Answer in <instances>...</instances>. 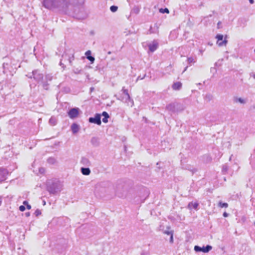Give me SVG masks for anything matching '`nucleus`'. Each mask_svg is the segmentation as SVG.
<instances>
[{
  "instance_id": "13",
  "label": "nucleus",
  "mask_w": 255,
  "mask_h": 255,
  "mask_svg": "<svg viewBox=\"0 0 255 255\" xmlns=\"http://www.w3.org/2000/svg\"><path fill=\"white\" fill-rule=\"evenodd\" d=\"M122 91L124 94L126 95V102L128 103V101L132 102V105L133 104V100L131 99L129 94L128 93V90L127 89H125L124 88H123Z\"/></svg>"
},
{
  "instance_id": "9",
  "label": "nucleus",
  "mask_w": 255,
  "mask_h": 255,
  "mask_svg": "<svg viewBox=\"0 0 255 255\" xmlns=\"http://www.w3.org/2000/svg\"><path fill=\"white\" fill-rule=\"evenodd\" d=\"M8 174L7 171L3 168H0V183L4 181Z\"/></svg>"
},
{
  "instance_id": "55",
  "label": "nucleus",
  "mask_w": 255,
  "mask_h": 255,
  "mask_svg": "<svg viewBox=\"0 0 255 255\" xmlns=\"http://www.w3.org/2000/svg\"><path fill=\"white\" fill-rule=\"evenodd\" d=\"M69 62L71 63V59H69Z\"/></svg>"
},
{
  "instance_id": "56",
  "label": "nucleus",
  "mask_w": 255,
  "mask_h": 255,
  "mask_svg": "<svg viewBox=\"0 0 255 255\" xmlns=\"http://www.w3.org/2000/svg\"><path fill=\"white\" fill-rule=\"evenodd\" d=\"M60 65H62V63L61 62H60Z\"/></svg>"
},
{
  "instance_id": "1",
  "label": "nucleus",
  "mask_w": 255,
  "mask_h": 255,
  "mask_svg": "<svg viewBox=\"0 0 255 255\" xmlns=\"http://www.w3.org/2000/svg\"><path fill=\"white\" fill-rule=\"evenodd\" d=\"M42 5L48 9H57L64 13H69L73 10V4L70 0H43Z\"/></svg>"
},
{
  "instance_id": "4",
  "label": "nucleus",
  "mask_w": 255,
  "mask_h": 255,
  "mask_svg": "<svg viewBox=\"0 0 255 255\" xmlns=\"http://www.w3.org/2000/svg\"><path fill=\"white\" fill-rule=\"evenodd\" d=\"M29 78H33L37 82H40L43 80V75L39 70H35L32 71L31 73L27 75Z\"/></svg>"
},
{
  "instance_id": "36",
  "label": "nucleus",
  "mask_w": 255,
  "mask_h": 255,
  "mask_svg": "<svg viewBox=\"0 0 255 255\" xmlns=\"http://www.w3.org/2000/svg\"><path fill=\"white\" fill-rule=\"evenodd\" d=\"M109 118H105L104 117L103 119V122L104 123H107L108 122V119Z\"/></svg>"
},
{
  "instance_id": "57",
  "label": "nucleus",
  "mask_w": 255,
  "mask_h": 255,
  "mask_svg": "<svg viewBox=\"0 0 255 255\" xmlns=\"http://www.w3.org/2000/svg\"><path fill=\"white\" fill-rule=\"evenodd\" d=\"M72 59H73V58H74V56H73V55L72 56Z\"/></svg>"
},
{
  "instance_id": "52",
  "label": "nucleus",
  "mask_w": 255,
  "mask_h": 255,
  "mask_svg": "<svg viewBox=\"0 0 255 255\" xmlns=\"http://www.w3.org/2000/svg\"><path fill=\"white\" fill-rule=\"evenodd\" d=\"M46 204V202L45 201H43V205H45Z\"/></svg>"
},
{
  "instance_id": "7",
  "label": "nucleus",
  "mask_w": 255,
  "mask_h": 255,
  "mask_svg": "<svg viewBox=\"0 0 255 255\" xmlns=\"http://www.w3.org/2000/svg\"><path fill=\"white\" fill-rule=\"evenodd\" d=\"M79 113V108H74L69 110V111L68 113V115L71 119H75L78 117Z\"/></svg>"
},
{
  "instance_id": "28",
  "label": "nucleus",
  "mask_w": 255,
  "mask_h": 255,
  "mask_svg": "<svg viewBox=\"0 0 255 255\" xmlns=\"http://www.w3.org/2000/svg\"><path fill=\"white\" fill-rule=\"evenodd\" d=\"M52 78L53 77L51 74H47L45 76V79L47 82L51 81Z\"/></svg>"
},
{
  "instance_id": "35",
  "label": "nucleus",
  "mask_w": 255,
  "mask_h": 255,
  "mask_svg": "<svg viewBox=\"0 0 255 255\" xmlns=\"http://www.w3.org/2000/svg\"><path fill=\"white\" fill-rule=\"evenodd\" d=\"M164 234H166L168 235H171V234H173L172 231H165L164 232Z\"/></svg>"
},
{
  "instance_id": "5",
  "label": "nucleus",
  "mask_w": 255,
  "mask_h": 255,
  "mask_svg": "<svg viewBox=\"0 0 255 255\" xmlns=\"http://www.w3.org/2000/svg\"><path fill=\"white\" fill-rule=\"evenodd\" d=\"M212 249V246L207 245L206 247H200L198 246H195L194 247V250L196 252H202L205 253H208Z\"/></svg>"
},
{
  "instance_id": "54",
  "label": "nucleus",
  "mask_w": 255,
  "mask_h": 255,
  "mask_svg": "<svg viewBox=\"0 0 255 255\" xmlns=\"http://www.w3.org/2000/svg\"><path fill=\"white\" fill-rule=\"evenodd\" d=\"M111 53V52L110 51H109V52H108V54H110Z\"/></svg>"
},
{
  "instance_id": "3",
  "label": "nucleus",
  "mask_w": 255,
  "mask_h": 255,
  "mask_svg": "<svg viewBox=\"0 0 255 255\" xmlns=\"http://www.w3.org/2000/svg\"><path fill=\"white\" fill-rule=\"evenodd\" d=\"M46 189L50 194L56 195L62 190V184L56 179L48 180L46 182Z\"/></svg>"
},
{
  "instance_id": "26",
  "label": "nucleus",
  "mask_w": 255,
  "mask_h": 255,
  "mask_svg": "<svg viewBox=\"0 0 255 255\" xmlns=\"http://www.w3.org/2000/svg\"><path fill=\"white\" fill-rule=\"evenodd\" d=\"M159 12L162 13H168L169 12V11L167 8H161L159 9Z\"/></svg>"
},
{
  "instance_id": "32",
  "label": "nucleus",
  "mask_w": 255,
  "mask_h": 255,
  "mask_svg": "<svg viewBox=\"0 0 255 255\" xmlns=\"http://www.w3.org/2000/svg\"><path fill=\"white\" fill-rule=\"evenodd\" d=\"M41 214V211L39 209L36 210V211L34 212V215L36 216H38L40 215Z\"/></svg>"
},
{
  "instance_id": "18",
  "label": "nucleus",
  "mask_w": 255,
  "mask_h": 255,
  "mask_svg": "<svg viewBox=\"0 0 255 255\" xmlns=\"http://www.w3.org/2000/svg\"><path fill=\"white\" fill-rule=\"evenodd\" d=\"M81 171L84 175H89L91 173V170L89 168L82 167L81 168Z\"/></svg>"
},
{
  "instance_id": "49",
  "label": "nucleus",
  "mask_w": 255,
  "mask_h": 255,
  "mask_svg": "<svg viewBox=\"0 0 255 255\" xmlns=\"http://www.w3.org/2000/svg\"><path fill=\"white\" fill-rule=\"evenodd\" d=\"M2 202V198L0 196V205H1Z\"/></svg>"
},
{
  "instance_id": "19",
  "label": "nucleus",
  "mask_w": 255,
  "mask_h": 255,
  "mask_svg": "<svg viewBox=\"0 0 255 255\" xmlns=\"http://www.w3.org/2000/svg\"><path fill=\"white\" fill-rule=\"evenodd\" d=\"M85 55L87 56V58L91 62V63H93L95 60V58L91 55V51L90 50L87 51Z\"/></svg>"
},
{
  "instance_id": "27",
  "label": "nucleus",
  "mask_w": 255,
  "mask_h": 255,
  "mask_svg": "<svg viewBox=\"0 0 255 255\" xmlns=\"http://www.w3.org/2000/svg\"><path fill=\"white\" fill-rule=\"evenodd\" d=\"M42 84V87L45 90H48V84L47 83V81L46 82H43L42 81H41Z\"/></svg>"
},
{
  "instance_id": "34",
  "label": "nucleus",
  "mask_w": 255,
  "mask_h": 255,
  "mask_svg": "<svg viewBox=\"0 0 255 255\" xmlns=\"http://www.w3.org/2000/svg\"><path fill=\"white\" fill-rule=\"evenodd\" d=\"M19 209L20 211H24L25 209V207L24 205H21L20 206V207H19Z\"/></svg>"
},
{
  "instance_id": "25",
  "label": "nucleus",
  "mask_w": 255,
  "mask_h": 255,
  "mask_svg": "<svg viewBox=\"0 0 255 255\" xmlns=\"http://www.w3.org/2000/svg\"><path fill=\"white\" fill-rule=\"evenodd\" d=\"M56 159L54 157H49L47 159V162L51 164H53L56 162Z\"/></svg>"
},
{
  "instance_id": "33",
  "label": "nucleus",
  "mask_w": 255,
  "mask_h": 255,
  "mask_svg": "<svg viewBox=\"0 0 255 255\" xmlns=\"http://www.w3.org/2000/svg\"><path fill=\"white\" fill-rule=\"evenodd\" d=\"M102 115L105 118H109V114L106 112H103Z\"/></svg>"
},
{
  "instance_id": "37",
  "label": "nucleus",
  "mask_w": 255,
  "mask_h": 255,
  "mask_svg": "<svg viewBox=\"0 0 255 255\" xmlns=\"http://www.w3.org/2000/svg\"><path fill=\"white\" fill-rule=\"evenodd\" d=\"M173 242V234H171L170 235V242L172 243Z\"/></svg>"
},
{
  "instance_id": "43",
  "label": "nucleus",
  "mask_w": 255,
  "mask_h": 255,
  "mask_svg": "<svg viewBox=\"0 0 255 255\" xmlns=\"http://www.w3.org/2000/svg\"><path fill=\"white\" fill-rule=\"evenodd\" d=\"M26 207H27V209L28 210H30L31 208V205H30L29 204H27L26 206Z\"/></svg>"
},
{
  "instance_id": "8",
  "label": "nucleus",
  "mask_w": 255,
  "mask_h": 255,
  "mask_svg": "<svg viewBox=\"0 0 255 255\" xmlns=\"http://www.w3.org/2000/svg\"><path fill=\"white\" fill-rule=\"evenodd\" d=\"M216 38L217 39V44L219 46H226L228 41L226 39H224L223 41L220 42V41H221L223 39V35L222 34H217L216 36Z\"/></svg>"
},
{
  "instance_id": "31",
  "label": "nucleus",
  "mask_w": 255,
  "mask_h": 255,
  "mask_svg": "<svg viewBox=\"0 0 255 255\" xmlns=\"http://www.w3.org/2000/svg\"><path fill=\"white\" fill-rule=\"evenodd\" d=\"M49 123L51 125H55L56 124V121L55 120V119H53L52 118H51L50 120H49Z\"/></svg>"
},
{
  "instance_id": "21",
  "label": "nucleus",
  "mask_w": 255,
  "mask_h": 255,
  "mask_svg": "<svg viewBox=\"0 0 255 255\" xmlns=\"http://www.w3.org/2000/svg\"><path fill=\"white\" fill-rule=\"evenodd\" d=\"M199 204L197 203H189L188 204V208L190 209H197Z\"/></svg>"
},
{
  "instance_id": "50",
  "label": "nucleus",
  "mask_w": 255,
  "mask_h": 255,
  "mask_svg": "<svg viewBox=\"0 0 255 255\" xmlns=\"http://www.w3.org/2000/svg\"><path fill=\"white\" fill-rule=\"evenodd\" d=\"M187 68H188V66H186V67L185 68V69H184V71H183V72H185V71L187 69Z\"/></svg>"
},
{
  "instance_id": "58",
  "label": "nucleus",
  "mask_w": 255,
  "mask_h": 255,
  "mask_svg": "<svg viewBox=\"0 0 255 255\" xmlns=\"http://www.w3.org/2000/svg\"><path fill=\"white\" fill-rule=\"evenodd\" d=\"M254 225H255V222L254 223Z\"/></svg>"
},
{
  "instance_id": "48",
  "label": "nucleus",
  "mask_w": 255,
  "mask_h": 255,
  "mask_svg": "<svg viewBox=\"0 0 255 255\" xmlns=\"http://www.w3.org/2000/svg\"><path fill=\"white\" fill-rule=\"evenodd\" d=\"M249 0L251 4H253V3H254V0Z\"/></svg>"
},
{
  "instance_id": "44",
  "label": "nucleus",
  "mask_w": 255,
  "mask_h": 255,
  "mask_svg": "<svg viewBox=\"0 0 255 255\" xmlns=\"http://www.w3.org/2000/svg\"><path fill=\"white\" fill-rule=\"evenodd\" d=\"M23 204L24 205L27 206V204H28V202L27 201H24L23 202Z\"/></svg>"
},
{
  "instance_id": "40",
  "label": "nucleus",
  "mask_w": 255,
  "mask_h": 255,
  "mask_svg": "<svg viewBox=\"0 0 255 255\" xmlns=\"http://www.w3.org/2000/svg\"><path fill=\"white\" fill-rule=\"evenodd\" d=\"M140 255H149L148 252H142Z\"/></svg>"
},
{
  "instance_id": "51",
  "label": "nucleus",
  "mask_w": 255,
  "mask_h": 255,
  "mask_svg": "<svg viewBox=\"0 0 255 255\" xmlns=\"http://www.w3.org/2000/svg\"><path fill=\"white\" fill-rule=\"evenodd\" d=\"M220 24H221V22L220 21L218 22V23L217 24L218 27H219V25H220Z\"/></svg>"
},
{
  "instance_id": "45",
  "label": "nucleus",
  "mask_w": 255,
  "mask_h": 255,
  "mask_svg": "<svg viewBox=\"0 0 255 255\" xmlns=\"http://www.w3.org/2000/svg\"><path fill=\"white\" fill-rule=\"evenodd\" d=\"M94 87H91L90 89V92H92L94 91Z\"/></svg>"
},
{
  "instance_id": "11",
  "label": "nucleus",
  "mask_w": 255,
  "mask_h": 255,
  "mask_svg": "<svg viewBox=\"0 0 255 255\" xmlns=\"http://www.w3.org/2000/svg\"><path fill=\"white\" fill-rule=\"evenodd\" d=\"M175 113L180 112L183 111L185 107V106L180 103H175Z\"/></svg>"
},
{
  "instance_id": "15",
  "label": "nucleus",
  "mask_w": 255,
  "mask_h": 255,
  "mask_svg": "<svg viewBox=\"0 0 255 255\" xmlns=\"http://www.w3.org/2000/svg\"><path fill=\"white\" fill-rule=\"evenodd\" d=\"M182 87V83L180 82H177L174 83L172 86V88L174 90H179L181 89Z\"/></svg>"
},
{
  "instance_id": "38",
  "label": "nucleus",
  "mask_w": 255,
  "mask_h": 255,
  "mask_svg": "<svg viewBox=\"0 0 255 255\" xmlns=\"http://www.w3.org/2000/svg\"><path fill=\"white\" fill-rule=\"evenodd\" d=\"M80 71H81L80 70H79L78 69H76L74 70V73L76 74H78V73H80Z\"/></svg>"
},
{
  "instance_id": "23",
  "label": "nucleus",
  "mask_w": 255,
  "mask_h": 255,
  "mask_svg": "<svg viewBox=\"0 0 255 255\" xmlns=\"http://www.w3.org/2000/svg\"><path fill=\"white\" fill-rule=\"evenodd\" d=\"M218 206L221 208H227L228 204L227 203H223L222 201H220L218 203Z\"/></svg>"
},
{
  "instance_id": "41",
  "label": "nucleus",
  "mask_w": 255,
  "mask_h": 255,
  "mask_svg": "<svg viewBox=\"0 0 255 255\" xmlns=\"http://www.w3.org/2000/svg\"><path fill=\"white\" fill-rule=\"evenodd\" d=\"M250 76H251V77H253V78L255 79V73H251L250 74Z\"/></svg>"
},
{
  "instance_id": "46",
  "label": "nucleus",
  "mask_w": 255,
  "mask_h": 255,
  "mask_svg": "<svg viewBox=\"0 0 255 255\" xmlns=\"http://www.w3.org/2000/svg\"><path fill=\"white\" fill-rule=\"evenodd\" d=\"M210 97H211V96L210 95H206V98H208L209 100H210Z\"/></svg>"
},
{
  "instance_id": "16",
  "label": "nucleus",
  "mask_w": 255,
  "mask_h": 255,
  "mask_svg": "<svg viewBox=\"0 0 255 255\" xmlns=\"http://www.w3.org/2000/svg\"><path fill=\"white\" fill-rule=\"evenodd\" d=\"M71 128L73 133H76L79 130V126L77 124L74 123L71 125Z\"/></svg>"
},
{
  "instance_id": "29",
  "label": "nucleus",
  "mask_w": 255,
  "mask_h": 255,
  "mask_svg": "<svg viewBox=\"0 0 255 255\" xmlns=\"http://www.w3.org/2000/svg\"><path fill=\"white\" fill-rule=\"evenodd\" d=\"M110 10L112 12H116L118 10V6L116 5H112L110 7Z\"/></svg>"
},
{
  "instance_id": "6",
  "label": "nucleus",
  "mask_w": 255,
  "mask_h": 255,
  "mask_svg": "<svg viewBox=\"0 0 255 255\" xmlns=\"http://www.w3.org/2000/svg\"><path fill=\"white\" fill-rule=\"evenodd\" d=\"M88 121L91 123H94L100 126L101 125V115L96 114L95 117H90Z\"/></svg>"
},
{
  "instance_id": "24",
  "label": "nucleus",
  "mask_w": 255,
  "mask_h": 255,
  "mask_svg": "<svg viewBox=\"0 0 255 255\" xmlns=\"http://www.w3.org/2000/svg\"><path fill=\"white\" fill-rule=\"evenodd\" d=\"M196 59L193 58L192 57H188L187 58V62L189 64H191V63H194L196 62Z\"/></svg>"
},
{
  "instance_id": "53",
  "label": "nucleus",
  "mask_w": 255,
  "mask_h": 255,
  "mask_svg": "<svg viewBox=\"0 0 255 255\" xmlns=\"http://www.w3.org/2000/svg\"><path fill=\"white\" fill-rule=\"evenodd\" d=\"M117 195H118V196H119V197H122V196H120V195H119L118 193H117Z\"/></svg>"
},
{
  "instance_id": "17",
  "label": "nucleus",
  "mask_w": 255,
  "mask_h": 255,
  "mask_svg": "<svg viewBox=\"0 0 255 255\" xmlns=\"http://www.w3.org/2000/svg\"><path fill=\"white\" fill-rule=\"evenodd\" d=\"M166 109L173 113H175V103L170 104L166 106Z\"/></svg>"
},
{
  "instance_id": "12",
  "label": "nucleus",
  "mask_w": 255,
  "mask_h": 255,
  "mask_svg": "<svg viewBox=\"0 0 255 255\" xmlns=\"http://www.w3.org/2000/svg\"><path fill=\"white\" fill-rule=\"evenodd\" d=\"M233 100L235 103H240L242 104H245L247 103L246 100L238 97H234Z\"/></svg>"
},
{
  "instance_id": "14",
  "label": "nucleus",
  "mask_w": 255,
  "mask_h": 255,
  "mask_svg": "<svg viewBox=\"0 0 255 255\" xmlns=\"http://www.w3.org/2000/svg\"><path fill=\"white\" fill-rule=\"evenodd\" d=\"M81 163L84 165L89 166L91 165L90 160L86 157H83L82 158L81 160Z\"/></svg>"
},
{
  "instance_id": "22",
  "label": "nucleus",
  "mask_w": 255,
  "mask_h": 255,
  "mask_svg": "<svg viewBox=\"0 0 255 255\" xmlns=\"http://www.w3.org/2000/svg\"><path fill=\"white\" fill-rule=\"evenodd\" d=\"M140 11V8L137 6H134L131 10V13L138 14Z\"/></svg>"
},
{
  "instance_id": "2",
  "label": "nucleus",
  "mask_w": 255,
  "mask_h": 255,
  "mask_svg": "<svg viewBox=\"0 0 255 255\" xmlns=\"http://www.w3.org/2000/svg\"><path fill=\"white\" fill-rule=\"evenodd\" d=\"M73 4V10L69 13H73V16L79 19H85L87 14L82 5L84 3L85 0H71Z\"/></svg>"
},
{
  "instance_id": "47",
  "label": "nucleus",
  "mask_w": 255,
  "mask_h": 255,
  "mask_svg": "<svg viewBox=\"0 0 255 255\" xmlns=\"http://www.w3.org/2000/svg\"><path fill=\"white\" fill-rule=\"evenodd\" d=\"M25 215L26 217H29L30 216V213L29 212L26 213Z\"/></svg>"
},
{
  "instance_id": "10",
  "label": "nucleus",
  "mask_w": 255,
  "mask_h": 255,
  "mask_svg": "<svg viewBox=\"0 0 255 255\" xmlns=\"http://www.w3.org/2000/svg\"><path fill=\"white\" fill-rule=\"evenodd\" d=\"M158 47V42L154 40L151 43L148 44L149 50L151 52H153L155 51Z\"/></svg>"
},
{
  "instance_id": "42",
  "label": "nucleus",
  "mask_w": 255,
  "mask_h": 255,
  "mask_svg": "<svg viewBox=\"0 0 255 255\" xmlns=\"http://www.w3.org/2000/svg\"><path fill=\"white\" fill-rule=\"evenodd\" d=\"M228 216H229V214H228L227 213H226V212H224V213H223V216H224V217H227Z\"/></svg>"
},
{
  "instance_id": "39",
  "label": "nucleus",
  "mask_w": 255,
  "mask_h": 255,
  "mask_svg": "<svg viewBox=\"0 0 255 255\" xmlns=\"http://www.w3.org/2000/svg\"><path fill=\"white\" fill-rule=\"evenodd\" d=\"M228 170V168L226 166H224L223 167V171H227Z\"/></svg>"
},
{
  "instance_id": "20",
  "label": "nucleus",
  "mask_w": 255,
  "mask_h": 255,
  "mask_svg": "<svg viewBox=\"0 0 255 255\" xmlns=\"http://www.w3.org/2000/svg\"><path fill=\"white\" fill-rule=\"evenodd\" d=\"M185 169L188 170L192 172V174L195 173L197 170L196 168L193 167H191V166L187 165L185 167Z\"/></svg>"
},
{
  "instance_id": "30",
  "label": "nucleus",
  "mask_w": 255,
  "mask_h": 255,
  "mask_svg": "<svg viewBox=\"0 0 255 255\" xmlns=\"http://www.w3.org/2000/svg\"><path fill=\"white\" fill-rule=\"evenodd\" d=\"M97 141H98V139L96 137H93L91 139V143L93 145H96V143L97 142Z\"/></svg>"
}]
</instances>
